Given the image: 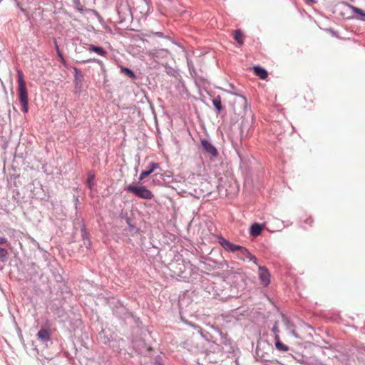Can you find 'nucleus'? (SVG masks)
<instances>
[{
  "label": "nucleus",
  "instance_id": "obj_20",
  "mask_svg": "<svg viewBox=\"0 0 365 365\" xmlns=\"http://www.w3.org/2000/svg\"><path fill=\"white\" fill-rule=\"evenodd\" d=\"M234 39L237 41L239 46H242L244 43L243 34L241 31V30L237 29L235 31Z\"/></svg>",
  "mask_w": 365,
  "mask_h": 365
},
{
  "label": "nucleus",
  "instance_id": "obj_32",
  "mask_svg": "<svg viewBox=\"0 0 365 365\" xmlns=\"http://www.w3.org/2000/svg\"><path fill=\"white\" fill-rule=\"evenodd\" d=\"M0 245H9V242L6 237H0Z\"/></svg>",
  "mask_w": 365,
  "mask_h": 365
},
{
  "label": "nucleus",
  "instance_id": "obj_12",
  "mask_svg": "<svg viewBox=\"0 0 365 365\" xmlns=\"http://www.w3.org/2000/svg\"><path fill=\"white\" fill-rule=\"evenodd\" d=\"M86 49L89 51L95 52L101 56H106L107 55V51L101 46H97L93 44H87Z\"/></svg>",
  "mask_w": 365,
  "mask_h": 365
},
{
  "label": "nucleus",
  "instance_id": "obj_5",
  "mask_svg": "<svg viewBox=\"0 0 365 365\" xmlns=\"http://www.w3.org/2000/svg\"><path fill=\"white\" fill-rule=\"evenodd\" d=\"M125 190L144 200H151L154 197L153 192L145 186L130 184L125 187Z\"/></svg>",
  "mask_w": 365,
  "mask_h": 365
},
{
  "label": "nucleus",
  "instance_id": "obj_17",
  "mask_svg": "<svg viewBox=\"0 0 365 365\" xmlns=\"http://www.w3.org/2000/svg\"><path fill=\"white\" fill-rule=\"evenodd\" d=\"M254 71L255 73L261 79H265L268 76L267 71L259 66H255Z\"/></svg>",
  "mask_w": 365,
  "mask_h": 365
},
{
  "label": "nucleus",
  "instance_id": "obj_13",
  "mask_svg": "<svg viewBox=\"0 0 365 365\" xmlns=\"http://www.w3.org/2000/svg\"><path fill=\"white\" fill-rule=\"evenodd\" d=\"M263 227V225H260L257 222L252 224L250 229V235L253 237L259 236L262 233Z\"/></svg>",
  "mask_w": 365,
  "mask_h": 365
},
{
  "label": "nucleus",
  "instance_id": "obj_19",
  "mask_svg": "<svg viewBox=\"0 0 365 365\" xmlns=\"http://www.w3.org/2000/svg\"><path fill=\"white\" fill-rule=\"evenodd\" d=\"M274 340H275V347L277 349L283 351H288V349H289L288 346L283 344L280 341L279 335L274 336Z\"/></svg>",
  "mask_w": 365,
  "mask_h": 365
},
{
  "label": "nucleus",
  "instance_id": "obj_37",
  "mask_svg": "<svg viewBox=\"0 0 365 365\" xmlns=\"http://www.w3.org/2000/svg\"><path fill=\"white\" fill-rule=\"evenodd\" d=\"M313 222V220L311 219V218H308L307 220H306V222H310L312 223Z\"/></svg>",
  "mask_w": 365,
  "mask_h": 365
},
{
  "label": "nucleus",
  "instance_id": "obj_8",
  "mask_svg": "<svg viewBox=\"0 0 365 365\" xmlns=\"http://www.w3.org/2000/svg\"><path fill=\"white\" fill-rule=\"evenodd\" d=\"M259 277L262 284L267 287L270 283V274L268 269L264 266H259Z\"/></svg>",
  "mask_w": 365,
  "mask_h": 365
},
{
  "label": "nucleus",
  "instance_id": "obj_29",
  "mask_svg": "<svg viewBox=\"0 0 365 365\" xmlns=\"http://www.w3.org/2000/svg\"><path fill=\"white\" fill-rule=\"evenodd\" d=\"M278 322L276 321L274 322V324L272 329V331L274 333V336H277V335H279V327H278Z\"/></svg>",
  "mask_w": 365,
  "mask_h": 365
},
{
  "label": "nucleus",
  "instance_id": "obj_10",
  "mask_svg": "<svg viewBox=\"0 0 365 365\" xmlns=\"http://www.w3.org/2000/svg\"><path fill=\"white\" fill-rule=\"evenodd\" d=\"M74 71V86L76 89H81L82 87V83L83 81V76L81 73V71L78 69L76 67L73 68Z\"/></svg>",
  "mask_w": 365,
  "mask_h": 365
},
{
  "label": "nucleus",
  "instance_id": "obj_25",
  "mask_svg": "<svg viewBox=\"0 0 365 365\" xmlns=\"http://www.w3.org/2000/svg\"><path fill=\"white\" fill-rule=\"evenodd\" d=\"M126 223L128 226V231L133 234H136L139 232L138 228L131 223V220L129 217L125 219Z\"/></svg>",
  "mask_w": 365,
  "mask_h": 365
},
{
  "label": "nucleus",
  "instance_id": "obj_2",
  "mask_svg": "<svg viewBox=\"0 0 365 365\" xmlns=\"http://www.w3.org/2000/svg\"><path fill=\"white\" fill-rule=\"evenodd\" d=\"M217 242L221 245V247L228 252H235L236 251H239L237 255L238 258L242 260H245V257L249 252V250L246 247L233 244L222 236L217 237Z\"/></svg>",
  "mask_w": 365,
  "mask_h": 365
},
{
  "label": "nucleus",
  "instance_id": "obj_7",
  "mask_svg": "<svg viewBox=\"0 0 365 365\" xmlns=\"http://www.w3.org/2000/svg\"><path fill=\"white\" fill-rule=\"evenodd\" d=\"M200 144L203 151L209 155L210 158H215L218 155L217 148L207 139L200 140Z\"/></svg>",
  "mask_w": 365,
  "mask_h": 365
},
{
  "label": "nucleus",
  "instance_id": "obj_18",
  "mask_svg": "<svg viewBox=\"0 0 365 365\" xmlns=\"http://www.w3.org/2000/svg\"><path fill=\"white\" fill-rule=\"evenodd\" d=\"M147 37H151L152 36H156L158 38H164L170 40L173 43H175V41L170 37L169 36L165 35L163 32H153L150 31L149 34H145Z\"/></svg>",
  "mask_w": 365,
  "mask_h": 365
},
{
  "label": "nucleus",
  "instance_id": "obj_24",
  "mask_svg": "<svg viewBox=\"0 0 365 365\" xmlns=\"http://www.w3.org/2000/svg\"><path fill=\"white\" fill-rule=\"evenodd\" d=\"M82 237L84 242V245L87 248H89L91 246V241L88 237V233L86 232V227L83 226L81 227Z\"/></svg>",
  "mask_w": 365,
  "mask_h": 365
},
{
  "label": "nucleus",
  "instance_id": "obj_26",
  "mask_svg": "<svg viewBox=\"0 0 365 365\" xmlns=\"http://www.w3.org/2000/svg\"><path fill=\"white\" fill-rule=\"evenodd\" d=\"M8 251L3 247H0V262L5 263L8 260Z\"/></svg>",
  "mask_w": 365,
  "mask_h": 365
},
{
  "label": "nucleus",
  "instance_id": "obj_16",
  "mask_svg": "<svg viewBox=\"0 0 365 365\" xmlns=\"http://www.w3.org/2000/svg\"><path fill=\"white\" fill-rule=\"evenodd\" d=\"M88 178L86 180L87 187L92 190L95 186L94 180L96 178V174L94 171L90 170L88 172Z\"/></svg>",
  "mask_w": 365,
  "mask_h": 365
},
{
  "label": "nucleus",
  "instance_id": "obj_3",
  "mask_svg": "<svg viewBox=\"0 0 365 365\" xmlns=\"http://www.w3.org/2000/svg\"><path fill=\"white\" fill-rule=\"evenodd\" d=\"M116 11L119 17V23L121 24L128 19H132L133 9L128 1L120 0L117 3Z\"/></svg>",
  "mask_w": 365,
  "mask_h": 365
},
{
  "label": "nucleus",
  "instance_id": "obj_4",
  "mask_svg": "<svg viewBox=\"0 0 365 365\" xmlns=\"http://www.w3.org/2000/svg\"><path fill=\"white\" fill-rule=\"evenodd\" d=\"M170 270L172 272L171 276L179 281H187L189 277L186 274L187 266L181 262L180 263H171L169 265Z\"/></svg>",
  "mask_w": 365,
  "mask_h": 365
},
{
  "label": "nucleus",
  "instance_id": "obj_14",
  "mask_svg": "<svg viewBox=\"0 0 365 365\" xmlns=\"http://www.w3.org/2000/svg\"><path fill=\"white\" fill-rule=\"evenodd\" d=\"M37 337L39 340H41L43 342H47L51 339L49 331L44 328H41L38 331Z\"/></svg>",
  "mask_w": 365,
  "mask_h": 365
},
{
  "label": "nucleus",
  "instance_id": "obj_33",
  "mask_svg": "<svg viewBox=\"0 0 365 365\" xmlns=\"http://www.w3.org/2000/svg\"><path fill=\"white\" fill-rule=\"evenodd\" d=\"M317 0H306V3L307 4H315L317 3Z\"/></svg>",
  "mask_w": 365,
  "mask_h": 365
},
{
  "label": "nucleus",
  "instance_id": "obj_35",
  "mask_svg": "<svg viewBox=\"0 0 365 365\" xmlns=\"http://www.w3.org/2000/svg\"><path fill=\"white\" fill-rule=\"evenodd\" d=\"M55 46H56V53H58V50H59V48H58V43L56 41H55Z\"/></svg>",
  "mask_w": 365,
  "mask_h": 365
},
{
  "label": "nucleus",
  "instance_id": "obj_15",
  "mask_svg": "<svg viewBox=\"0 0 365 365\" xmlns=\"http://www.w3.org/2000/svg\"><path fill=\"white\" fill-rule=\"evenodd\" d=\"M73 4L74 8L82 14L90 11L96 12L94 10L86 9L81 4V0H73Z\"/></svg>",
  "mask_w": 365,
  "mask_h": 365
},
{
  "label": "nucleus",
  "instance_id": "obj_9",
  "mask_svg": "<svg viewBox=\"0 0 365 365\" xmlns=\"http://www.w3.org/2000/svg\"><path fill=\"white\" fill-rule=\"evenodd\" d=\"M169 54V51L165 48H155L150 51V56L153 59H160L167 58Z\"/></svg>",
  "mask_w": 365,
  "mask_h": 365
},
{
  "label": "nucleus",
  "instance_id": "obj_28",
  "mask_svg": "<svg viewBox=\"0 0 365 365\" xmlns=\"http://www.w3.org/2000/svg\"><path fill=\"white\" fill-rule=\"evenodd\" d=\"M248 259L250 261H252L256 264H257V259L256 258V257L255 255L251 254L250 251L248 252V255L245 257V259Z\"/></svg>",
  "mask_w": 365,
  "mask_h": 365
},
{
  "label": "nucleus",
  "instance_id": "obj_34",
  "mask_svg": "<svg viewBox=\"0 0 365 365\" xmlns=\"http://www.w3.org/2000/svg\"><path fill=\"white\" fill-rule=\"evenodd\" d=\"M83 62H98V61L96 60V59H89V60H87V61H84Z\"/></svg>",
  "mask_w": 365,
  "mask_h": 365
},
{
  "label": "nucleus",
  "instance_id": "obj_22",
  "mask_svg": "<svg viewBox=\"0 0 365 365\" xmlns=\"http://www.w3.org/2000/svg\"><path fill=\"white\" fill-rule=\"evenodd\" d=\"M212 105L215 107V108L216 109L217 113H220L222 109V101H221V98L220 96H216L212 100Z\"/></svg>",
  "mask_w": 365,
  "mask_h": 365
},
{
  "label": "nucleus",
  "instance_id": "obj_6",
  "mask_svg": "<svg viewBox=\"0 0 365 365\" xmlns=\"http://www.w3.org/2000/svg\"><path fill=\"white\" fill-rule=\"evenodd\" d=\"M133 12H138L140 17L145 18L151 11L150 3L148 0H133Z\"/></svg>",
  "mask_w": 365,
  "mask_h": 365
},
{
  "label": "nucleus",
  "instance_id": "obj_21",
  "mask_svg": "<svg viewBox=\"0 0 365 365\" xmlns=\"http://www.w3.org/2000/svg\"><path fill=\"white\" fill-rule=\"evenodd\" d=\"M351 9L354 14H356L358 16V19L362 21H365V11L361 10L359 8H357L356 6H351Z\"/></svg>",
  "mask_w": 365,
  "mask_h": 365
},
{
  "label": "nucleus",
  "instance_id": "obj_38",
  "mask_svg": "<svg viewBox=\"0 0 365 365\" xmlns=\"http://www.w3.org/2000/svg\"><path fill=\"white\" fill-rule=\"evenodd\" d=\"M76 202H78V197L76 198Z\"/></svg>",
  "mask_w": 365,
  "mask_h": 365
},
{
  "label": "nucleus",
  "instance_id": "obj_1",
  "mask_svg": "<svg viewBox=\"0 0 365 365\" xmlns=\"http://www.w3.org/2000/svg\"><path fill=\"white\" fill-rule=\"evenodd\" d=\"M17 83H18V96L19 100L22 107V111L24 113H28L29 110V98L28 91L26 86V82L24 78V74L21 69L16 70Z\"/></svg>",
  "mask_w": 365,
  "mask_h": 365
},
{
  "label": "nucleus",
  "instance_id": "obj_30",
  "mask_svg": "<svg viewBox=\"0 0 365 365\" xmlns=\"http://www.w3.org/2000/svg\"><path fill=\"white\" fill-rule=\"evenodd\" d=\"M29 241L35 245L38 250H41V247L39 245V243L32 237H29Z\"/></svg>",
  "mask_w": 365,
  "mask_h": 365
},
{
  "label": "nucleus",
  "instance_id": "obj_27",
  "mask_svg": "<svg viewBox=\"0 0 365 365\" xmlns=\"http://www.w3.org/2000/svg\"><path fill=\"white\" fill-rule=\"evenodd\" d=\"M287 329L289 331V332L292 335L294 336L296 339H301V337L297 334V332L294 331V326L293 325H288L287 326Z\"/></svg>",
  "mask_w": 365,
  "mask_h": 365
},
{
  "label": "nucleus",
  "instance_id": "obj_23",
  "mask_svg": "<svg viewBox=\"0 0 365 365\" xmlns=\"http://www.w3.org/2000/svg\"><path fill=\"white\" fill-rule=\"evenodd\" d=\"M121 73L133 80L136 79L137 78L135 73L131 69L127 67L122 68Z\"/></svg>",
  "mask_w": 365,
  "mask_h": 365
},
{
  "label": "nucleus",
  "instance_id": "obj_36",
  "mask_svg": "<svg viewBox=\"0 0 365 365\" xmlns=\"http://www.w3.org/2000/svg\"><path fill=\"white\" fill-rule=\"evenodd\" d=\"M242 98H243V100H244V105H245V108H246V107H247V101H246V99H245V97H243V96H242Z\"/></svg>",
  "mask_w": 365,
  "mask_h": 365
},
{
  "label": "nucleus",
  "instance_id": "obj_31",
  "mask_svg": "<svg viewBox=\"0 0 365 365\" xmlns=\"http://www.w3.org/2000/svg\"><path fill=\"white\" fill-rule=\"evenodd\" d=\"M59 59H60V62L63 64V65H66V60L62 54V53L60 51V50H58V53H57Z\"/></svg>",
  "mask_w": 365,
  "mask_h": 365
},
{
  "label": "nucleus",
  "instance_id": "obj_11",
  "mask_svg": "<svg viewBox=\"0 0 365 365\" xmlns=\"http://www.w3.org/2000/svg\"><path fill=\"white\" fill-rule=\"evenodd\" d=\"M159 167V164L156 163H151L149 164L148 167V170H143L141 172L140 176H139V180L141 181L144 178H145L147 176L150 175L155 169H157Z\"/></svg>",
  "mask_w": 365,
  "mask_h": 365
}]
</instances>
